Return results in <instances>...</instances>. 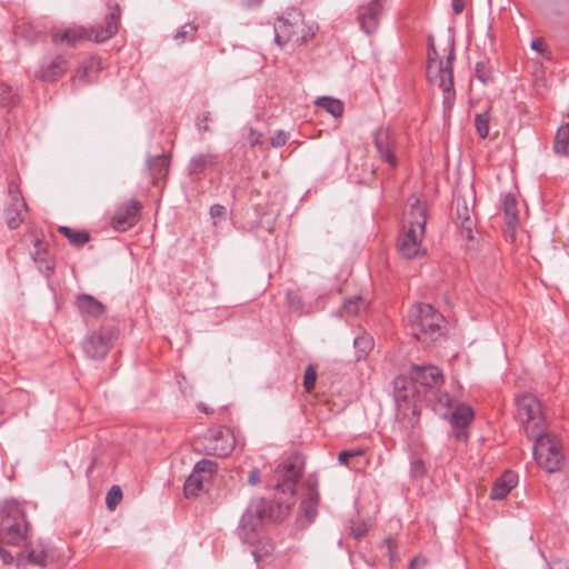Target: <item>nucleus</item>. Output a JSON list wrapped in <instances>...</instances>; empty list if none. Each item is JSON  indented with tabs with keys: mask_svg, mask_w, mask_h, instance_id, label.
<instances>
[{
	"mask_svg": "<svg viewBox=\"0 0 569 569\" xmlns=\"http://www.w3.org/2000/svg\"><path fill=\"white\" fill-rule=\"evenodd\" d=\"M0 559L6 565H10L13 561V556L0 546Z\"/></svg>",
	"mask_w": 569,
	"mask_h": 569,
	"instance_id": "nucleus-51",
	"label": "nucleus"
},
{
	"mask_svg": "<svg viewBox=\"0 0 569 569\" xmlns=\"http://www.w3.org/2000/svg\"><path fill=\"white\" fill-rule=\"evenodd\" d=\"M287 140H288V133H286L282 130H279L272 136L270 143L272 147L279 148V147L284 146Z\"/></svg>",
	"mask_w": 569,
	"mask_h": 569,
	"instance_id": "nucleus-44",
	"label": "nucleus"
},
{
	"mask_svg": "<svg viewBox=\"0 0 569 569\" xmlns=\"http://www.w3.org/2000/svg\"><path fill=\"white\" fill-rule=\"evenodd\" d=\"M368 307L367 301L362 297H352L345 301L343 310L347 315L358 316Z\"/></svg>",
	"mask_w": 569,
	"mask_h": 569,
	"instance_id": "nucleus-35",
	"label": "nucleus"
},
{
	"mask_svg": "<svg viewBox=\"0 0 569 569\" xmlns=\"http://www.w3.org/2000/svg\"><path fill=\"white\" fill-rule=\"evenodd\" d=\"M262 139H263V136H262L261 132H259V131H257L254 129H250L249 130L247 140H248V143L251 147L261 144L262 143Z\"/></svg>",
	"mask_w": 569,
	"mask_h": 569,
	"instance_id": "nucleus-46",
	"label": "nucleus"
},
{
	"mask_svg": "<svg viewBox=\"0 0 569 569\" xmlns=\"http://www.w3.org/2000/svg\"><path fill=\"white\" fill-rule=\"evenodd\" d=\"M120 7L116 4L109 13L104 17L103 26L92 27L86 29L83 27L74 26L64 30H56L52 32V41L54 43L66 42L68 46H73L79 40L88 39L96 42H103L113 37L119 28Z\"/></svg>",
	"mask_w": 569,
	"mask_h": 569,
	"instance_id": "nucleus-4",
	"label": "nucleus"
},
{
	"mask_svg": "<svg viewBox=\"0 0 569 569\" xmlns=\"http://www.w3.org/2000/svg\"><path fill=\"white\" fill-rule=\"evenodd\" d=\"M122 498L121 489L118 486H112L106 497V503L109 509L113 510Z\"/></svg>",
	"mask_w": 569,
	"mask_h": 569,
	"instance_id": "nucleus-40",
	"label": "nucleus"
},
{
	"mask_svg": "<svg viewBox=\"0 0 569 569\" xmlns=\"http://www.w3.org/2000/svg\"><path fill=\"white\" fill-rule=\"evenodd\" d=\"M517 416L528 438L545 430V418L541 403L531 393H522L516 398Z\"/></svg>",
	"mask_w": 569,
	"mask_h": 569,
	"instance_id": "nucleus-10",
	"label": "nucleus"
},
{
	"mask_svg": "<svg viewBox=\"0 0 569 569\" xmlns=\"http://www.w3.org/2000/svg\"><path fill=\"white\" fill-rule=\"evenodd\" d=\"M543 48V42L540 39H535L531 42V49L541 52Z\"/></svg>",
	"mask_w": 569,
	"mask_h": 569,
	"instance_id": "nucleus-53",
	"label": "nucleus"
},
{
	"mask_svg": "<svg viewBox=\"0 0 569 569\" xmlns=\"http://www.w3.org/2000/svg\"><path fill=\"white\" fill-rule=\"evenodd\" d=\"M419 401L426 402L435 411H441L451 407L452 397L448 392L439 390L438 387L426 393Z\"/></svg>",
	"mask_w": 569,
	"mask_h": 569,
	"instance_id": "nucleus-24",
	"label": "nucleus"
},
{
	"mask_svg": "<svg viewBox=\"0 0 569 569\" xmlns=\"http://www.w3.org/2000/svg\"><path fill=\"white\" fill-rule=\"evenodd\" d=\"M288 510L289 506L281 502L267 501L263 498L253 499L240 520L239 537L243 542L254 543L262 521H281Z\"/></svg>",
	"mask_w": 569,
	"mask_h": 569,
	"instance_id": "nucleus-2",
	"label": "nucleus"
},
{
	"mask_svg": "<svg viewBox=\"0 0 569 569\" xmlns=\"http://www.w3.org/2000/svg\"><path fill=\"white\" fill-rule=\"evenodd\" d=\"M36 251L32 253V259L37 263L39 270L46 276H50L53 272V264L48 258V253L42 250V241L37 238L34 240Z\"/></svg>",
	"mask_w": 569,
	"mask_h": 569,
	"instance_id": "nucleus-28",
	"label": "nucleus"
},
{
	"mask_svg": "<svg viewBox=\"0 0 569 569\" xmlns=\"http://www.w3.org/2000/svg\"><path fill=\"white\" fill-rule=\"evenodd\" d=\"M260 479H261V472L258 468H252L250 471H249V475H248V483L250 486H256L260 482Z\"/></svg>",
	"mask_w": 569,
	"mask_h": 569,
	"instance_id": "nucleus-49",
	"label": "nucleus"
},
{
	"mask_svg": "<svg viewBox=\"0 0 569 569\" xmlns=\"http://www.w3.org/2000/svg\"><path fill=\"white\" fill-rule=\"evenodd\" d=\"M76 307L79 313L84 317L99 318L106 311L104 305L88 293H80L76 297Z\"/></svg>",
	"mask_w": 569,
	"mask_h": 569,
	"instance_id": "nucleus-20",
	"label": "nucleus"
},
{
	"mask_svg": "<svg viewBox=\"0 0 569 569\" xmlns=\"http://www.w3.org/2000/svg\"><path fill=\"white\" fill-rule=\"evenodd\" d=\"M503 212L507 226L509 228H515L518 221L517 200L510 193L503 199Z\"/></svg>",
	"mask_w": 569,
	"mask_h": 569,
	"instance_id": "nucleus-32",
	"label": "nucleus"
},
{
	"mask_svg": "<svg viewBox=\"0 0 569 569\" xmlns=\"http://www.w3.org/2000/svg\"><path fill=\"white\" fill-rule=\"evenodd\" d=\"M373 144L380 160L391 168H397L399 142L395 131L390 128L380 127L373 134Z\"/></svg>",
	"mask_w": 569,
	"mask_h": 569,
	"instance_id": "nucleus-13",
	"label": "nucleus"
},
{
	"mask_svg": "<svg viewBox=\"0 0 569 569\" xmlns=\"http://www.w3.org/2000/svg\"><path fill=\"white\" fill-rule=\"evenodd\" d=\"M529 439L535 441L532 449L537 462L548 472L558 471L565 459L560 440L545 430Z\"/></svg>",
	"mask_w": 569,
	"mask_h": 569,
	"instance_id": "nucleus-9",
	"label": "nucleus"
},
{
	"mask_svg": "<svg viewBox=\"0 0 569 569\" xmlns=\"http://www.w3.org/2000/svg\"><path fill=\"white\" fill-rule=\"evenodd\" d=\"M315 33L313 26H306L303 14L298 9L287 11L274 23V41L279 47L289 42L301 46L310 40Z\"/></svg>",
	"mask_w": 569,
	"mask_h": 569,
	"instance_id": "nucleus-7",
	"label": "nucleus"
},
{
	"mask_svg": "<svg viewBox=\"0 0 569 569\" xmlns=\"http://www.w3.org/2000/svg\"><path fill=\"white\" fill-rule=\"evenodd\" d=\"M518 483V476L512 471L503 472L495 482L490 491V499L502 500Z\"/></svg>",
	"mask_w": 569,
	"mask_h": 569,
	"instance_id": "nucleus-22",
	"label": "nucleus"
},
{
	"mask_svg": "<svg viewBox=\"0 0 569 569\" xmlns=\"http://www.w3.org/2000/svg\"><path fill=\"white\" fill-rule=\"evenodd\" d=\"M452 214L457 226L460 228L461 236L468 240H472L475 223L472 210L469 209L466 199L461 197L455 198L452 201Z\"/></svg>",
	"mask_w": 569,
	"mask_h": 569,
	"instance_id": "nucleus-17",
	"label": "nucleus"
},
{
	"mask_svg": "<svg viewBox=\"0 0 569 569\" xmlns=\"http://www.w3.org/2000/svg\"><path fill=\"white\" fill-rule=\"evenodd\" d=\"M316 380H317V371L310 365L307 367V369L305 371V377H303V388L307 392H310L313 390Z\"/></svg>",
	"mask_w": 569,
	"mask_h": 569,
	"instance_id": "nucleus-41",
	"label": "nucleus"
},
{
	"mask_svg": "<svg viewBox=\"0 0 569 569\" xmlns=\"http://www.w3.org/2000/svg\"><path fill=\"white\" fill-rule=\"evenodd\" d=\"M383 542L388 549L390 560L393 561L396 559V548H397L396 539L392 537H388L385 539Z\"/></svg>",
	"mask_w": 569,
	"mask_h": 569,
	"instance_id": "nucleus-48",
	"label": "nucleus"
},
{
	"mask_svg": "<svg viewBox=\"0 0 569 569\" xmlns=\"http://www.w3.org/2000/svg\"><path fill=\"white\" fill-rule=\"evenodd\" d=\"M196 445L201 448L203 453L227 457L236 446V438L231 429L226 427L211 428L206 431Z\"/></svg>",
	"mask_w": 569,
	"mask_h": 569,
	"instance_id": "nucleus-11",
	"label": "nucleus"
},
{
	"mask_svg": "<svg viewBox=\"0 0 569 569\" xmlns=\"http://www.w3.org/2000/svg\"><path fill=\"white\" fill-rule=\"evenodd\" d=\"M59 232L63 234L69 242L77 248L83 247L90 240V233L84 230H74L70 227L62 226L59 227Z\"/></svg>",
	"mask_w": 569,
	"mask_h": 569,
	"instance_id": "nucleus-29",
	"label": "nucleus"
},
{
	"mask_svg": "<svg viewBox=\"0 0 569 569\" xmlns=\"http://www.w3.org/2000/svg\"><path fill=\"white\" fill-rule=\"evenodd\" d=\"M316 106L325 109L327 112L338 118L343 113V103L339 99L331 97H320L316 100Z\"/></svg>",
	"mask_w": 569,
	"mask_h": 569,
	"instance_id": "nucleus-33",
	"label": "nucleus"
},
{
	"mask_svg": "<svg viewBox=\"0 0 569 569\" xmlns=\"http://www.w3.org/2000/svg\"><path fill=\"white\" fill-rule=\"evenodd\" d=\"M18 103V97L12 92L9 84L0 83V104L2 107H10Z\"/></svg>",
	"mask_w": 569,
	"mask_h": 569,
	"instance_id": "nucleus-37",
	"label": "nucleus"
},
{
	"mask_svg": "<svg viewBox=\"0 0 569 569\" xmlns=\"http://www.w3.org/2000/svg\"><path fill=\"white\" fill-rule=\"evenodd\" d=\"M569 144V124H562L556 132L553 150L558 154H567Z\"/></svg>",
	"mask_w": 569,
	"mask_h": 569,
	"instance_id": "nucleus-34",
	"label": "nucleus"
},
{
	"mask_svg": "<svg viewBox=\"0 0 569 569\" xmlns=\"http://www.w3.org/2000/svg\"><path fill=\"white\" fill-rule=\"evenodd\" d=\"M465 9V0H452V10L455 14H460Z\"/></svg>",
	"mask_w": 569,
	"mask_h": 569,
	"instance_id": "nucleus-52",
	"label": "nucleus"
},
{
	"mask_svg": "<svg viewBox=\"0 0 569 569\" xmlns=\"http://www.w3.org/2000/svg\"><path fill=\"white\" fill-rule=\"evenodd\" d=\"M206 476L199 475L194 471L188 477L184 482L183 491L187 498L196 497L202 490Z\"/></svg>",
	"mask_w": 569,
	"mask_h": 569,
	"instance_id": "nucleus-31",
	"label": "nucleus"
},
{
	"mask_svg": "<svg viewBox=\"0 0 569 569\" xmlns=\"http://www.w3.org/2000/svg\"><path fill=\"white\" fill-rule=\"evenodd\" d=\"M489 120H490V116H489L488 111L476 114V118H475L476 130H477V133L479 134V137L482 139L487 138L489 134Z\"/></svg>",
	"mask_w": 569,
	"mask_h": 569,
	"instance_id": "nucleus-36",
	"label": "nucleus"
},
{
	"mask_svg": "<svg viewBox=\"0 0 569 569\" xmlns=\"http://www.w3.org/2000/svg\"><path fill=\"white\" fill-rule=\"evenodd\" d=\"M263 0H243V4L247 7V8H253V7H258L262 3Z\"/></svg>",
	"mask_w": 569,
	"mask_h": 569,
	"instance_id": "nucleus-54",
	"label": "nucleus"
},
{
	"mask_svg": "<svg viewBox=\"0 0 569 569\" xmlns=\"http://www.w3.org/2000/svg\"><path fill=\"white\" fill-rule=\"evenodd\" d=\"M409 209L406 212L408 227L399 236L398 251L407 259H413L423 254L421 240L427 223V208L418 197L411 196L408 200Z\"/></svg>",
	"mask_w": 569,
	"mask_h": 569,
	"instance_id": "nucleus-1",
	"label": "nucleus"
},
{
	"mask_svg": "<svg viewBox=\"0 0 569 569\" xmlns=\"http://www.w3.org/2000/svg\"><path fill=\"white\" fill-rule=\"evenodd\" d=\"M141 203L131 199L119 206L112 217L111 224L117 231H127L132 228L139 219Z\"/></svg>",
	"mask_w": 569,
	"mask_h": 569,
	"instance_id": "nucleus-15",
	"label": "nucleus"
},
{
	"mask_svg": "<svg viewBox=\"0 0 569 569\" xmlns=\"http://www.w3.org/2000/svg\"><path fill=\"white\" fill-rule=\"evenodd\" d=\"M26 515L19 503L8 500L0 503V542L19 546L27 537Z\"/></svg>",
	"mask_w": 569,
	"mask_h": 569,
	"instance_id": "nucleus-8",
	"label": "nucleus"
},
{
	"mask_svg": "<svg viewBox=\"0 0 569 569\" xmlns=\"http://www.w3.org/2000/svg\"><path fill=\"white\" fill-rule=\"evenodd\" d=\"M367 532H368V525L365 522L353 523L350 527V533L357 540L365 537L367 535Z\"/></svg>",
	"mask_w": 569,
	"mask_h": 569,
	"instance_id": "nucleus-43",
	"label": "nucleus"
},
{
	"mask_svg": "<svg viewBox=\"0 0 569 569\" xmlns=\"http://www.w3.org/2000/svg\"><path fill=\"white\" fill-rule=\"evenodd\" d=\"M9 202L4 209L6 223L14 230L24 221L28 207L17 182L10 181L8 186Z\"/></svg>",
	"mask_w": 569,
	"mask_h": 569,
	"instance_id": "nucleus-14",
	"label": "nucleus"
},
{
	"mask_svg": "<svg viewBox=\"0 0 569 569\" xmlns=\"http://www.w3.org/2000/svg\"><path fill=\"white\" fill-rule=\"evenodd\" d=\"M119 335L112 325H103L87 335L82 341V350L90 359H103L112 348Z\"/></svg>",
	"mask_w": 569,
	"mask_h": 569,
	"instance_id": "nucleus-12",
	"label": "nucleus"
},
{
	"mask_svg": "<svg viewBox=\"0 0 569 569\" xmlns=\"http://www.w3.org/2000/svg\"><path fill=\"white\" fill-rule=\"evenodd\" d=\"M475 74L483 84L491 81V71L485 62L476 64Z\"/></svg>",
	"mask_w": 569,
	"mask_h": 569,
	"instance_id": "nucleus-42",
	"label": "nucleus"
},
{
	"mask_svg": "<svg viewBox=\"0 0 569 569\" xmlns=\"http://www.w3.org/2000/svg\"><path fill=\"white\" fill-rule=\"evenodd\" d=\"M373 339L368 333H362L355 338L353 347L356 349L357 360L365 359L369 352L373 349Z\"/></svg>",
	"mask_w": 569,
	"mask_h": 569,
	"instance_id": "nucleus-30",
	"label": "nucleus"
},
{
	"mask_svg": "<svg viewBox=\"0 0 569 569\" xmlns=\"http://www.w3.org/2000/svg\"><path fill=\"white\" fill-rule=\"evenodd\" d=\"M381 13L380 0H369L367 4L359 7L358 21L361 29L368 34L375 32L379 26Z\"/></svg>",
	"mask_w": 569,
	"mask_h": 569,
	"instance_id": "nucleus-18",
	"label": "nucleus"
},
{
	"mask_svg": "<svg viewBox=\"0 0 569 569\" xmlns=\"http://www.w3.org/2000/svg\"><path fill=\"white\" fill-rule=\"evenodd\" d=\"M68 69V62L62 57H57L48 62H43L37 77L42 81H54L62 77Z\"/></svg>",
	"mask_w": 569,
	"mask_h": 569,
	"instance_id": "nucleus-21",
	"label": "nucleus"
},
{
	"mask_svg": "<svg viewBox=\"0 0 569 569\" xmlns=\"http://www.w3.org/2000/svg\"><path fill=\"white\" fill-rule=\"evenodd\" d=\"M473 410L466 405H459L451 413L450 422L456 429L455 437L458 440H466L468 435L465 430L473 419Z\"/></svg>",
	"mask_w": 569,
	"mask_h": 569,
	"instance_id": "nucleus-19",
	"label": "nucleus"
},
{
	"mask_svg": "<svg viewBox=\"0 0 569 569\" xmlns=\"http://www.w3.org/2000/svg\"><path fill=\"white\" fill-rule=\"evenodd\" d=\"M218 163V156L212 153H201L194 156L189 163L188 170L189 174L192 177H198L207 169L213 168Z\"/></svg>",
	"mask_w": 569,
	"mask_h": 569,
	"instance_id": "nucleus-25",
	"label": "nucleus"
},
{
	"mask_svg": "<svg viewBox=\"0 0 569 569\" xmlns=\"http://www.w3.org/2000/svg\"><path fill=\"white\" fill-rule=\"evenodd\" d=\"M416 561H417L416 559L411 561V565H410V566H411V568H415V566H416Z\"/></svg>",
	"mask_w": 569,
	"mask_h": 569,
	"instance_id": "nucleus-56",
	"label": "nucleus"
},
{
	"mask_svg": "<svg viewBox=\"0 0 569 569\" xmlns=\"http://www.w3.org/2000/svg\"><path fill=\"white\" fill-rule=\"evenodd\" d=\"M199 409H200V410H202V411H204V412H208L207 407H204L203 405H199Z\"/></svg>",
	"mask_w": 569,
	"mask_h": 569,
	"instance_id": "nucleus-55",
	"label": "nucleus"
},
{
	"mask_svg": "<svg viewBox=\"0 0 569 569\" xmlns=\"http://www.w3.org/2000/svg\"><path fill=\"white\" fill-rule=\"evenodd\" d=\"M170 158L168 154H158L147 160V168L152 183L166 179L169 172Z\"/></svg>",
	"mask_w": 569,
	"mask_h": 569,
	"instance_id": "nucleus-23",
	"label": "nucleus"
},
{
	"mask_svg": "<svg viewBox=\"0 0 569 569\" xmlns=\"http://www.w3.org/2000/svg\"><path fill=\"white\" fill-rule=\"evenodd\" d=\"M53 559L54 556L52 551L44 547L43 543H39L38 547L31 548L28 552L29 562L41 568L47 567L50 562L53 561Z\"/></svg>",
	"mask_w": 569,
	"mask_h": 569,
	"instance_id": "nucleus-27",
	"label": "nucleus"
},
{
	"mask_svg": "<svg viewBox=\"0 0 569 569\" xmlns=\"http://www.w3.org/2000/svg\"><path fill=\"white\" fill-rule=\"evenodd\" d=\"M455 60L453 43L450 44L446 62L439 58L432 37L428 41L427 78L430 83L443 91V103L451 106L455 99L452 61Z\"/></svg>",
	"mask_w": 569,
	"mask_h": 569,
	"instance_id": "nucleus-5",
	"label": "nucleus"
},
{
	"mask_svg": "<svg viewBox=\"0 0 569 569\" xmlns=\"http://www.w3.org/2000/svg\"><path fill=\"white\" fill-rule=\"evenodd\" d=\"M361 453H362V451H360V450H358V451L343 450L339 453L338 460L341 465L348 466L350 458L360 456Z\"/></svg>",
	"mask_w": 569,
	"mask_h": 569,
	"instance_id": "nucleus-47",
	"label": "nucleus"
},
{
	"mask_svg": "<svg viewBox=\"0 0 569 569\" xmlns=\"http://www.w3.org/2000/svg\"><path fill=\"white\" fill-rule=\"evenodd\" d=\"M301 476L300 468L295 462H284L279 465L274 470V477L277 479L276 489L282 493L293 495L296 483L299 481Z\"/></svg>",
	"mask_w": 569,
	"mask_h": 569,
	"instance_id": "nucleus-16",
	"label": "nucleus"
},
{
	"mask_svg": "<svg viewBox=\"0 0 569 569\" xmlns=\"http://www.w3.org/2000/svg\"><path fill=\"white\" fill-rule=\"evenodd\" d=\"M210 121V112H203L202 116L198 119V128L200 130L207 131L209 130L208 122Z\"/></svg>",
	"mask_w": 569,
	"mask_h": 569,
	"instance_id": "nucleus-50",
	"label": "nucleus"
},
{
	"mask_svg": "<svg viewBox=\"0 0 569 569\" xmlns=\"http://www.w3.org/2000/svg\"><path fill=\"white\" fill-rule=\"evenodd\" d=\"M197 31L198 27L196 24L186 23L180 28V30L177 31L174 34V40L179 41L180 43L184 42L186 40H192Z\"/></svg>",
	"mask_w": 569,
	"mask_h": 569,
	"instance_id": "nucleus-39",
	"label": "nucleus"
},
{
	"mask_svg": "<svg viewBox=\"0 0 569 569\" xmlns=\"http://www.w3.org/2000/svg\"><path fill=\"white\" fill-rule=\"evenodd\" d=\"M318 501L319 492L317 490V483H309L307 496L300 505V508L309 522H311L317 516Z\"/></svg>",
	"mask_w": 569,
	"mask_h": 569,
	"instance_id": "nucleus-26",
	"label": "nucleus"
},
{
	"mask_svg": "<svg viewBox=\"0 0 569 569\" xmlns=\"http://www.w3.org/2000/svg\"><path fill=\"white\" fill-rule=\"evenodd\" d=\"M217 463L209 459H202L199 462H197L193 467V471L206 476V480H208L211 475L216 471Z\"/></svg>",
	"mask_w": 569,
	"mask_h": 569,
	"instance_id": "nucleus-38",
	"label": "nucleus"
},
{
	"mask_svg": "<svg viewBox=\"0 0 569 569\" xmlns=\"http://www.w3.org/2000/svg\"><path fill=\"white\" fill-rule=\"evenodd\" d=\"M412 337L429 345L442 336L445 318L429 303H415L408 312Z\"/></svg>",
	"mask_w": 569,
	"mask_h": 569,
	"instance_id": "nucleus-6",
	"label": "nucleus"
},
{
	"mask_svg": "<svg viewBox=\"0 0 569 569\" xmlns=\"http://www.w3.org/2000/svg\"><path fill=\"white\" fill-rule=\"evenodd\" d=\"M226 214V207L221 204H213L210 208V217L213 220V224H217V220Z\"/></svg>",
	"mask_w": 569,
	"mask_h": 569,
	"instance_id": "nucleus-45",
	"label": "nucleus"
},
{
	"mask_svg": "<svg viewBox=\"0 0 569 569\" xmlns=\"http://www.w3.org/2000/svg\"><path fill=\"white\" fill-rule=\"evenodd\" d=\"M443 382L441 370L432 365L412 366L410 381L398 378L395 381L397 401H419L426 393L438 388Z\"/></svg>",
	"mask_w": 569,
	"mask_h": 569,
	"instance_id": "nucleus-3",
	"label": "nucleus"
}]
</instances>
